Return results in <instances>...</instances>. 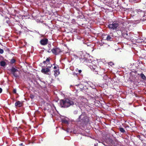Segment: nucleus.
<instances>
[{
  "instance_id": "13",
  "label": "nucleus",
  "mask_w": 146,
  "mask_h": 146,
  "mask_svg": "<svg viewBox=\"0 0 146 146\" xmlns=\"http://www.w3.org/2000/svg\"><path fill=\"white\" fill-rule=\"evenodd\" d=\"M140 76L141 78L143 80H146V77L145 76V75L143 73H142L140 74Z\"/></svg>"
},
{
  "instance_id": "16",
  "label": "nucleus",
  "mask_w": 146,
  "mask_h": 146,
  "mask_svg": "<svg viewBox=\"0 0 146 146\" xmlns=\"http://www.w3.org/2000/svg\"><path fill=\"white\" fill-rule=\"evenodd\" d=\"M6 65V63L4 61H1V66H4Z\"/></svg>"
},
{
  "instance_id": "20",
  "label": "nucleus",
  "mask_w": 146,
  "mask_h": 146,
  "mask_svg": "<svg viewBox=\"0 0 146 146\" xmlns=\"http://www.w3.org/2000/svg\"><path fill=\"white\" fill-rule=\"evenodd\" d=\"M13 75L14 76H15L16 77H18V76L17 74H16L15 72H14L13 73H12Z\"/></svg>"
},
{
  "instance_id": "21",
  "label": "nucleus",
  "mask_w": 146,
  "mask_h": 146,
  "mask_svg": "<svg viewBox=\"0 0 146 146\" xmlns=\"http://www.w3.org/2000/svg\"><path fill=\"white\" fill-rule=\"evenodd\" d=\"M15 60L14 59H12L11 60V63H13L15 62Z\"/></svg>"
},
{
  "instance_id": "11",
  "label": "nucleus",
  "mask_w": 146,
  "mask_h": 146,
  "mask_svg": "<svg viewBox=\"0 0 146 146\" xmlns=\"http://www.w3.org/2000/svg\"><path fill=\"white\" fill-rule=\"evenodd\" d=\"M4 21H5L7 24L8 25H9L10 23V21L9 19L7 17H5L4 19Z\"/></svg>"
},
{
  "instance_id": "34",
  "label": "nucleus",
  "mask_w": 146,
  "mask_h": 146,
  "mask_svg": "<svg viewBox=\"0 0 146 146\" xmlns=\"http://www.w3.org/2000/svg\"><path fill=\"white\" fill-rule=\"evenodd\" d=\"M66 121V122H67V121Z\"/></svg>"
},
{
  "instance_id": "10",
  "label": "nucleus",
  "mask_w": 146,
  "mask_h": 146,
  "mask_svg": "<svg viewBox=\"0 0 146 146\" xmlns=\"http://www.w3.org/2000/svg\"><path fill=\"white\" fill-rule=\"evenodd\" d=\"M22 103L19 101H18L17 102H16L15 104V106L16 107L17 106L19 107H21L22 106Z\"/></svg>"
},
{
  "instance_id": "7",
  "label": "nucleus",
  "mask_w": 146,
  "mask_h": 146,
  "mask_svg": "<svg viewBox=\"0 0 146 146\" xmlns=\"http://www.w3.org/2000/svg\"><path fill=\"white\" fill-rule=\"evenodd\" d=\"M48 40L47 39H43L40 41V44L42 45H45L47 44Z\"/></svg>"
},
{
  "instance_id": "29",
  "label": "nucleus",
  "mask_w": 146,
  "mask_h": 146,
  "mask_svg": "<svg viewBox=\"0 0 146 146\" xmlns=\"http://www.w3.org/2000/svg\"><path fill=\"white\" fill-rule=\"evenodd\" d=\"M2 91V89L1 88V93Z\"/></svg>"
},
{
  "instance_id": "27",
  "label": "nucleus",
  "mask_w": 146,
  "mask_h": 146,
  "mask_svg": "<svg viewBox=\"0 0 146 146\" xmlns=\"http://www.w3.org/2000/svg\"><path fill=\"white\" fill-rule=\"evenodd\" d=\"M52 65L51 64L50 66H48L47 68H51V67H52Z\"/></svg>"
},
{
  "instance_id": "30",
  "label": "nucleus",
  "mask_w": 146,
  "mask_h": 146,
  "mask_svg": "<svg viewBox=\"0 0 146 146\" xmlns=\"http://www.w3.org/2000/svg\"><path fill=\"white\" fill-rule=\"evenodd\" d=\"M94 146H97V144H94Z\"/></svg>"
},
{
  "instance_id": "26",
  "label": "nucleus",
  "mask_w": 146,
  "mask_h": 146,
  "mask_svg": "<svg viewBox=\"0 0 146 146\" xmlns=\"http://www.w3.org/2000/svg\"><path fill=\"white\" fill-rule=\"evenodd\" d=\"M13 92L15 94L16 93V89H14L13 90Z\"/></svg>"
},
{
  "instance_id": "12",
  "label": "nucleus",
  "mask_w": 146,
  "mask_h": 146,
  "mask_svg": "<svg viewBox=\"0 0 146 146\" xmlns=\"http://www.w3.org/2000/svg\"><path fill=\"white\" fill-rule=\"evenodd\" d=\"M7 50V48L4 46L3 48H2V49H1V54H3V53L4 50L6 51Z\"/></svg>"
},
{
  "instance_id": "33",
  "label": "nucleus",
  "mask_w": 146,
  "mask_h": 146,
  "mask_svg": "<svg viewBox=\"0 0 146 146\" xmlns=\"http://www.w3.org/2000/svg\"><path fill=\"white\" fill-rule=\"evenodd\" d=\"M55 63L53 65H55Z\"/></svg>"
},
{
  "instance_id": "6",
  "label": "nucleus",
  "mask_w": 146,
  "mask_h": 146,
  "mask_svg": "<svg viewBox=\"0 0 146 146\" xmlns=\"http://www.w3.org/2000/svg\"><path fill=\"white\" fill-rule=\"evenodd\" d=\"M120 26H119V29H118L119 30H120L122 34H123L124 35H128V34L126 33L125 34V32L126 31V29L125 27H123L122 28H120Z\"/></svg>"
},
{
  "instance_id": "23",
  "label": "nucleus",
  "mask_w": 146,
  "mask_h": 146,
  "mask_svg": "<svg viewBox=\"0 0 146 146\" xmlns=\"http://www.w3.org/2000/svg\"><path fill=\"white\" fill-rule=\"evenodd\" d=\"M108 78V77L107 76L105 75L103 77V79L105 80H107Z\"/></svg>"
},
{
  "instance_id": "5",
  "label": "nucleus",
  "mask_w": 146,
  "mask_h": 146,
  "mask_svg": "<svg viewBox=\"0 0 146 146\" xmlns=\"http://www.w3.org/2000/svg\"><path fill=\"white\" fill-rule=\"evenodd\" d=\"M42 73L46 74L49 75L50 73V70L48 68H42L41 70Z\"/></svg>"
},
{
  "instance_id": "14",
  "label": "nucleus",
  "mask_w": 146,
  "mask_h": 146,
  "mask_svg": "<svg viewBox=\"0 0 146 146\" xmlns=\"http://www.w3.org/2000/svg\"><path fill=\"white\" fill-rule=\"evenodd\" d=\"M11 72L12 73L15 72L17 71H18L17 69H16L13 67L11 70Z\"/></svg>"
},
{
  "instance_id": "1",
  "label": "nucleus",
  "mask_w": 146,
  "mask_h": 146,
  "mask_svg": "<svg viewBox=\"0 0 146 146\" xmlns=\"http://www.w3.org/2000/svg\"><path fill=\"white\" fill-rule=\"evenodd\" d=\"M75 104L77 106L81 107L80 104L76 102V100L72 99H65L60 101V105L61 107L64 108H67Z\"/></svg>"
},
{
  "instance_id": "24",
  "label": "nucleus",
  "mask_w": 146,
  "mask_h": 146,
  "mask_svg": "<svg viewBox=\"0 0 146 146\" xmlns=\"http://www.w3.org/2000/svg\"><path fill=\"white\" fill-rule=\"evenodd\" d=\"M76 71H78L79 74L80 73L82 72V70H79L78 69H77L76 70Z\"/></svg>"
},
{
  "instance_id": "31",
  "label": "nucleus",
  "mask_w": 146,
  "mask_h": 146,
  "mask_svg": "<svg viewBox=\"0 0 146 146\" xmlns=\"http://www.w3.org/2000/svg\"><path fill=\"white\" fill-rule=\"evenodd\" d=\"M23 145V143H21L20 144V145Z\"/></svg>"
},
{
  "instance_id": "8",
  "label": "nucleus",
  "mask_w": 146,
  "mask_h": 146,
  "mask_svg": "<svg viewBox=\"0 0 146 146\" xmlns=\"http://www.w3.org/2000/svg\"><path fill=\"white\" fill-rule=\"evenodd\" d=\"M137 13L140 15L141 16H144L145 13L143 11L140 10H137Z\"/></svg>"
},
{
  "instance_id": "4",
  "label": "nucleus",
  "mask_w": 146,
  "mask_h": 146,
  "mask_svg": "<svg viewBox=\"0 0 146 146\" xmlns=\"http://www.w3.org/2000/svg\"><path fill=\"white\" fill-rule=\"evenodd\" d=\"M51 51L53 54L55 55L58 54L60 52H62L61 50L57 47L53 48L51 50Z\"/></svg>"
},
{
  "instance_id": "2",
  "label": "nucleus",
  "mask_w": 146,
  "mask_h": 146,
  "mask_svg": "<svg viewBox=\"0 0 146 146\" xmlns=\"http://www.w3.org/2000/svg\"><path fill=\"white\" fill-rule=\"evenodd\" d=\"M108 27L111 30L117 31L119 29V23L118 21H114L109 22Z\"/></svg>"
},
{
  "instance_id": "18",
  "label": "nucleus",
  "mask_w": 146,
  "mask_h": 146,
  "mask_svg": "<svg viewBox=\"0 0 146 146\" xmlns=\"http://www.w3.org/2000/svg\"><path fill=\"white\" fill-rule=\"evenodd\" d=\"M120 131L122 133H124L125 132V130L123 128L121 127L119 128Z\"/></svg>"
},
{
  "instance_id": "9",
  "label": "nucleus",
  "mask_w": 146,
  "mask_h": 146,
  "mask_svg": "<svg viewBox=\"0 0 146 146\" xmlns=\"http://www.w3.org/2000/svg\"><path fill=\"white\" fill-rule=\"evenodd\" d=\"M54 71V75L55 77L57 76L60 74L59 69L55 70Z\"/></svg>"
},
{
  "instance_id": "28",
  "label": "nucleus",
  "mask_w": 146,
  "mask_h": 146,
  "mask_svg": "<svg viewBox=\"0 0 146 146\" xmlns=\"http://www.w3.org/2000/svg\"><path fill=\"white\" fill-rule=\"evenodd\" d=\"M57 68V66H54V69H56Z\"/></svg>"
},
{
  "instance_id": "22",
  "label": "nucleus",
  "mask_w": 146,
  "mask_h": 146,
  "mask_svg": "<svg viewBox=\"0 0 146 146\" xmlns=\"http://www.w3.org/2000/svg\"><path fill=\"white\" fill-rule=\"evenodd\" d=\"M78 113V111L76 110L74 111L73 113L74 114H77Z\"/></svg>"
},
{
  "instance_id": "17",
  "label": "nucleus",
  "mask_w": 146,
  "mask_h": 146,
  "mask_svg": "<svg viewBox=\"0 0 146 146\" xmlns=\"http://www.w3.org/2000/svg\"><path fill=\"white\" fill-rule=\"evenodd\" d=\"M111 38L110 35H108L106 38V39L108 41H111Z\"/></svg>"
},
{
  "instance_id": "19",
  "label": "nucleus",
  "mask_w": 146,
  "mask_h": 146,
  "mask_svg": "<svg viewBox=\"0 0 146 146\" xmlns=\"http://www.w3.org/2000/svg\"><path fill=\"white\" fill-rule=\"evenodd\" d=\"M96 67L95 66H90V68L92 70H95L96 69Z\"/></svg>"
},
{
  "instance_id": "32",
  "label": "nucleus",
  "mask_w": 146,
  "mask_h": 146,
  "mask_svg": "<svg viewBox=\"0 0 146 146\" xmlns=\"http://www.w3.org/2000/svg\"><path fill=\"white\" fill-rule=\"evenodd\" d=\"M81 85V84H79L78 85V86H80Z\"/></svg>"
},
{
  "instance_id": "3",
  "label": "nucleus",
  "mask_w": 146,
  "mask_h": 146,
  "mask_svg": "<svg viewBox=\"0 0 146 146\" xmlns=\"http://www.w3.org/2000/svg\"><path fill=\"white\" fill-rule=\"evenodd\" d=\"M77 121L80 122L82 124H86L89 121V117L84 113H82L77 119Z\"/></svg>"
},
{
  "instance_id": "25",
  "label": "nucleus",
  "mask_w": 146,
  "mask_h": 146,
  "mask_svg": "<svg viewBox=\"0 0 146 146\" xmlns=\"http://www.w3.org/2000/svg\"><path fill=\"white\" fill-rule=\"evenodd\" d=\"M108 64L109 65L111 66H112V65H114V64L113 63V62H109V63H108Z\"/></svg>"
},
{
  "instance_id": "15",
  "label": "nucleus",
  "mask_w": 146,
  "mask_h": 146,
  "mask_svg": "<svg viewBox=\"0 0 146 146\" xmlns=\"http://www.w3.org/2000/svg\"><path fill=\"white\" fill-rule=\"evenodd\" d=\"M47 63L48 64H50V59L48 58H47L45 61H44L43 62V63L44 64L46 63Z\"/></svg>"
}]
</instances>
